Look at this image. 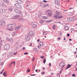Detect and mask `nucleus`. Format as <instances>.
I'll return each mask as SVG.
<instances>
[{"instance_id":"1","label":"nucleus","mask_w":77,"mask_h":77,"mask_svg":"<svg viewBox=\"0 0 77 77\" xmlns=\"http://www.w3.org/2000/svg\"><path fill=\"white\" fill-rule=\"evenodd\" d=\"M7 29L10 31H12L14 30V28L12 27L11 24L8 25L7 26Z\"/></svg>"},{"instance_id":"2","label":"nucleus","mask_w":77,"mask_h":77,"mask_svg":"<svg viewBox=\"0 0 77 77\" xmlns=\"http://www.w3.org/2000/svg\"><path fill=\"white\" fill-rule=\"evenodd\" d=\"M64 63L63 61H62L60 64L59 65V68L60 69H62L63 67H64L65 65H64Z\"/></svg>"},{"instance_id":"3","label":"nucleus","mask_w":77,"mask_h":77,"mask_svg":"<svg viewBox=\"0 0 77 77\" xmlns=\"http://www.w3.org/2000/svg\"><path fill=\"white\" fill-rule=\"evenodd\" d=\"M15 7L17 8V9H22V7L18 3H16L14 4Z\"/></svg>"},{"instance_id":"4","label":"nucleus","mask_w":77,"mask_h":77,"mask_svg":"<svg viewBox=\"0 0 77 77\" xmlns=\"http://www.w3.org/2000/svg\"><path fill=\"white\" fill-rule=\"evenodd\" d=\"M55 13L56 14L54 15V18L57 19V18H58V17H59V16L60 14V13L58 11H56Z\"/></svg>"},{"instance_id":"5","label":"nucleus","mask_w":77,"mask_h":77,"mask_svg":"<svg viewBox=\"0 0 77 77\" xmlns=\"http://www.w3.org/2000/svg\"><path fill=\"white\" fill-rule=\"evenodd\" d=\"M31 26L32 27V28H34V29H36V27H37L36 23L35 22H32V23Z\"/></svg>"},{"instance_id":"6","label":"nucleus","mask_w":77,"mask_h":77,"mask_svg":"<svg viewBox=\"0 0 77 77\" xmlns=\"http://www.w3.org/2000/svg\"><path fill=\"white\" fill-rule=\"evenodd\" d=\"M9 47H10V46L9 44H5L4 46V49L5 50H6L7 49H9Z\"/></svg>"},{"instance_id":"7","label":"nucleus","mask_w":77,"mask_h":77,"mask_svg":"<svg viewBox=\"0 0 77 77\" xmlns=\"http://www.w3.org/2000/svg\"><path fill=\"white\" fill-rule=\"evenodd\" d=\"M0 6L2 8H6L7 7V5L3 2H1L0 3Z\"/></svg>"},{"instance_id":"8","label":"nucleus","mask_w":77,"mask_h":77,"mask_svg":"<svg viewBox=\"0 0 77 77\" xmlns=\"http://www.w3.org/2000/svg\"><path fill=\"white\" fill-rule=\"evenodd\" d=\"M14 11L17 13V14H21V11L20 10H19L17 9H14Z\"/></svg>"},{"instance_id":"9","label":"nucleus","mask_w":77,"mask_h":77,"mask_svg":"<svg viewBox=\"0 0 77 77\" xmlns=\"http://www.w3.org/2000/svg\"><path fill=\"white\" fill-rule=\"evenodd\" d=\"M28 34L30 36H32L33 35V32L32 31H29Z\"/></svg>"},{"instance_id":"10","label":"nucleus","mask_w":77,"mask_h":77,"mask_svg":"<svg viewBox=\"0 0 77 77\" xmlns=\"http://www.w3.org/2000/svg\"><path fill=\"white\" fill-rule=\"evenodd\" d=\"M5 25V22L2 21V20H1L0 21V26H3Z\"/></svg>"},{"instance_id":"11","label":"nucleus","mask_w":77,"mask_h":77,"mask_svg":"<svg viewBox=\"0 0 77 77\" xmlns=\"http://www.w3.org/2000/svg\"><path fill=\"white\" fill-rule=\"evenodd\" d=\"M55 3L58 6H60L59 0H55Z\"/></svg>"},{"instance_id":"12","label":"nucleus","mask_w":77,"mask_h":77,"mask_svg":"<svg viewBox=\"0 0 77 77\" xmlns=\"http://www.w3.org/2000/svg\"><path fill=\"white\" fill-rule=\"evenodd\" d=\"M18 20L19 21H23L24 20V19L22 18H20V17H18Z\"/></svg>"},{"instance_id":"13","label":"nucleus","mask_w":77,"mask_h":77,"mask_svg":"<svg viewBox=\"0 0 77 77\" xmlns=\"http://www.w3.org/2000/svg\"><path fill=\"white\" fill-rule=\"evenodd\" d=\"M25 39L26 40H28V39H29V38H30V36H29L28 35H26L25 36Z\"/></svg>"},{"instance_id":"14","label":"nucleus","mask_w":77,"mask_h":77,"mask_svg":"<svg viewBox=\"0 0 77 77\" xmlns=\"http://www.w3.org/2000/svg\"><path fill=\"white\" fill-rule=\"evenodd\" d=\"M12 65H15V61H13L11 62V64H10L9 66L11 67V66H12Z\"/></svg>"},{"instance_id":"15","label":"nucleus","mask_w":77,"mask_h":77,"mask_svg":"<svg viewBox=\"0 0 77 77\" xmlns=\"http://www.w3.org/2000/svg\"><path fill=\"white\" fill-rule=\"evenodd\" d=\"M42 18L44 20H47V19H48V17L47 16H43L42 17Z\"/></svg>"},{"instance_id":"16","label":"nucleus","mask_w":77,"mask_h":77,"mask_svg":"<svg viewBox=\"0 0 77 77\" xmlns=\"http://www.w3.org/2000/svg\"><path fill=\"white\" fill-rule=\"evenodd\" d=\"M11 26L14 29V27H16V24L14 23L12 24H11Z\"/></svg>"},{"instance_id":"17","label":"nucleus","mask_w":77,"mask_h":77,"mask_svg":"<svg viewBox=\"0 0 77 77\" xmlns=\"http://www.w3.org/2000/svg\"><path fill=\"white\" fill-rule=\"evenodd\" d=\"M53 15V14L51 12H49L48 13V17H51Z\"/></svg>"},{"instance_id":"18","label":"nucleus","mask_w":77,"mask_h":77,"mask_svg":"<svg viewBox=\"0 0 77 77\" xmlns=\"http://www.w3.org/2000/svg\"><path fill=\"white\" fill-rule=\"evenodd\" d=\"M5 9H1L0 10V12L1 13H3L5 12Z\"/></svg>"},{"instance_id":"19","label":"nucleus","mask_w":77,"mask_h":77,"mask_svg":"<svg viewBox=\"0 0 77 77\" xmlns=\"http://www.w3.org/2000/svg\"><path fill=\"white\" fill-rule=\"evenodd\" d=\"M67 20L68 21H72V20H73V19H72V18H68L67 19Z\"/></svg>"},{"instance_id":"20","label":"nucleus","mask_w":77,"mask_h":77,"mask_svg":"<svg viewBox=\"0 0 77 77\" xmlns=\"http://www.w3.org/2000/svg\"><path fill=\"white\" fill-rule=\"evenodd\" d=\"M20 16L19 15H17L15 16L14 17V18H13V19H16V18H17V20L19 17Z\"/></svg>"},{"instance_id":"21","label":"nucleus","mask_w":77,"mask_h":77,"mask_svg":"<svg viewBox=\"0 0 77 77\" xmlns=\"http://www.w3.org/2000/svg\"><path fill=\"white\" fill-rule=\"evenodd\" d=\"M39 45L41 46V47H42L44 45V43L42 42H41L39 43Z\"/></svg>"},{"instance_id":"22","label":"nucleus","mask_w":77,"mask_h":77,"mask_svg":"<svg viewBox=\"0 0 77 77\" xmlns=\"http://www.w3.org/2000/svg\"><path fill=\"white\" fill-rule=\"evenodd\" d=\"M17 3L19 4H21V3H22V1L21 0H18L17 1Z\"/></svg>"},{"instance_id":"23","label":"nucleus","mask_w":77,"mask_h":77,"mask_svg":"<svg viewBox=\"0 0 77 77\" xmlns=\"http://www.w3.org/2000/svg\"><path fill=\"white\" fill-rule=\"evenodd\" d=\"M12 55H13V54H12V52H11L9 53V54H8L9 56V57H12Z\"/></svg>"},{"instance_id":"24","label":"nucleus","mask_w":77,"mask_h":77,"mask_svg":"<svg viewBox=\"0 0 77 77\" xmlns=\"http://www.w3.org/2000/svg\"><path fill=\"white\" fill-rule=\"evenodd\" d=\"M3 75L4 76H5V77H6V76H7V73L6 72H5L3 74Z\"/></svg>"},{"instance_id":"25","label":"nucleus","mask_w":77,"mask_h":77,"mask_svg":"<svg viewBox=\"0 0 77 77\" xmlns=\"http://www.w3.org/2000/svg\"><path fill=\"white\" fill-rule=\"evenodd\" d=\"M70 66H71V65H70V64H68L67 65V67L65 69H67L69 68Z\"/></svg>"},{"instance_id":"26","label":"nucleus","mask_w":77,"mask_h":77,"mask_svg":"<svg viewBox=\"0 0 77 77\" xmlns=\"http://www.w3.org/2000/svg\"><path fill=\"white\" fill-rule=\"evenodd\" d=\"M39 23H41V24H42L44 23V21L43 20H40L39 21Z\"/></svg>"},{"instance_id":"27","label":"nucleus","mask_w":77,"mask_h":77,"mask_svg":"<svg viewBox=\"0 0 77 77\" xmlns=\"http://www.w3.org/2000/svg\"><path fill=\"white\" fill-rule=\"evenodd\" d=\"M53 29H56V26L55 25H54L53 27Z\"/></svg>"},{"instance_id":"28","label":"nucleus","mask_w":77,"mask_h":77,"mask_svg":"<svg viewBox=\"0 0 77 77\" xmlns=\"http://www.w3.org/2000/svg\"><path fill=\"white\" fill-rule=\"evenodd\" d=\"M68 29V27L67 26H65V30H67Z\"/></svg>"},{"instance_id":"29","label":"nucleus","mask_w":77,"mask_h":77,"mask_svg":"<svg viewBox=\"0 0 77 77\" xmlns=\"http://www.w3.org/2000/svg\"><path fill=\"white\" fill-rule=\"evenodd\" d=\"M58 18H63V16H62L60 15V16H58Z\"/></svg>"},{"instance_id":"30","label":"nucleus","mask_w":77,"mask_h":77,"mask_svg":"<svg viewBox=\"0 0 77 77\" xmlns=\"http://www.w3.org/2000/svg\"><path fill=\"white\" fill-rule=\"evenodd\" d=\"M45 62H46V59H43V63H45Z\"/></svg>"},{"instance_id":"31","label":"nucleus","mask_w":77,"mask_h":77,"mask_svg":"<svg viewBox=\"0 0 77 77\" xmlns=\"http://www.w3.org/2000/svg\"><path fill=\"white\" fill-rule=\"evenodd\" d=\"M3 42L2 41H1V42L0 43V45H3Z\"/></svg>"},{"instance_id":"32","label":"nucleus","mask_w":77,"mask_h":77,"mask_svg":"<svg viewBox=\"0 0 77 77\" xmlns=\"http://www.w3.org/2000/svg\"><path fill=\"white\" fill-rule=\"evenodd\" d=\"M3 64H4L3 62L0 63V65H1V66L3 65Z\"/></svg>"},{"instance_id":"33","label":"nucleus","mask_w":77,"mask_h":77,"mask_svg":"<svg viewBox=\"0 0 77 77\" xmlns=\"http://www.w3.org/2000/svg\"><path fill=\"white\" fill-rule=\"evenodd\" d=\"M33 51L35 52H37V49L36 48L34 49Z\"/></svg>"},{"instance_id":"34","label":"nucleus","mask_w":77,"mask_h":77,"mask_svg":"<svg viewBox=\"0 0 77 77\" xmlns=\"http://www.w3.org/2000/svg\"><path fill=\"white\" fill-rule=\"evenodd\" d=\"M8 10H9V11H12V7H10L8 8Z\"/></svg>"},{"instance_id":"35","label":"nucleus","mask_w":77,"mask_h":77,"mask_svg":"<svg viewBox=\"0 0 77 77\" xmlns=\"http://www.w3.org/2000/svg\"><path fill=\"white\" fill-rule=\"evenodd\" d=\"M18 29H19V28H18V27H16V28L15 29V30H16V31L18 30Z\"/></svg>"},{"instance_id":"36","label":"nucleus","mask_w":77,"mask_h":77,"mask_svg":"<svg viewBox=\"0 0 77 77\" xmlns=\"http://www.w3.org/2000/svg\"><path fill=\"white\" fill-rule=\"evenodd\" d=\"M5 2L6 3H7L8 4L9 3V1L7 0H6Z\"/></svg>"},{"instance_id":"37","label":"nucleus","mask_w":77,"mask_h":77,"mask_svg":"<svg viewBox=\"0 0 77 77\" xmlns=\"http://www.w3.org/2000/svg\"><path fill=\"white\" fill-rule=\"evenodd\" d=\"M9 41H10V42H12V41H13V39H10Z\"/></svg>"},{"instance_id":"38","label":"nucleus","mask_w":77,"mask_h":77,"mask_svg":"<svg viewBox=\"0 0 77 77\" xmlns=\"http://www.w3.org/2000/svg\"><path fill=\"white\" fill-rule=\"evenodd\" d=\"M46 34V32H43V35H45Z\"/></svg>"},{"instance_id":"39","label":"nucleus","mask_w":77,"mask_h":77,"mask_svg":"<svg viewBox=\"0 0 77 77\" xmlns=\"http://www.w3.org/2000/svg\"><path fill=\"white\" fill-rule=\"evenodd\" d=\"M27 71L28 72H29L30 71V69H29L27 70Z\"/></svg>"},{"instance_id":"40","label":"nucleus","mask_w":77,"mask_h":77,"mask_svg":"<svg viewBox=\"0 0 77 77\" xmlns=\"http://www.w3.org/2000/svg\"><path fill=\"white\" fill-rule=\"evenodd\" d=\"M72 77H75V75L74 74H72Z\"/></svg>"},{"instance_id":"41","label":"nucleus","mask_w":77,"mask_h":77,"mask_svg":"<svg viewBox=\"0 0 77 77\" xmlns=\"http://www.w3.org/2000/svg\"><path fill=\"white\" fill-rule=\"evenodd\" d=\"M34 60H35V57H32V61H34Z\"/></svg>"},{"instance_id":"42","label":"nucleus","mask_w":77,"mask_h":77,"mask_svg":"<svg viewBox=\"0 0 77 77\" xmlns=\"http://www.w3.org/2000/svg\"><path fill=\"white\" fill-rule=\"evenodd\" d=\"M70 30H73L74 31V30H75V29H74V28H71Z\"/></svg>"},{"instance_id":"43","label":"nucleus","mask_w":77,"mask_h":77,"mask_svg":"<svg viewBox=\"0 0 77 77\" xmlns=\"http://www.w3.org/2000/svg\"><path fill=\"white\" fill-rule=\"evenodd\" d=\"M6 40H7V41H9V38H6Z\"/></svg>"},{"instance_id":"44","label":"nucleus","mask_w":77,"mask_h":77,"mask_svg":"<svg viewBox=\"0 0 77 77\" xmlns=\"http://www.w3.org/2000/svg\"><path fill=\"white\" fill-rule=\"evenodd\" d=\"M59 36H61V35H62V33H61V32H60L59 33Z\"/></svg>"},{"instance_id":"45","label":"nucleus","mask_w":77,"mask_h":77,"mask_svg":"<svg viewBox=\"0 0 77 77\" xmlns=\"http://www.w3.org/2000/svg\"><path fill=\"white\" fill-rule=\"evenodd\" d=\"M14 55H15L16 54H17V52H15L14 53Z\"/></svg>"},{"instance_id":"46","label":"nucleus","mask_w":77,"mask_h":77,"mask_svg":"<svg viewBox=\"0 0 77 77\" xmlns=\"http://www.w3.org/2000/svg\"><path fill=\"white\" fill-rule=\"evenodd\" d=\"M26 54H28V53H27V52H26V53H24V55H26Z\"/></svg>"},{"instance_id":"47","label":"nucleus","mask_w":77,"mask_h":77,"mask_svg":"<svg viewBox=\"0 0 77 77\" xmlns=\"http://www.w3.org/2000/svg\"><path fill=\"white\" fill-rule=\"evenodd\" d=\"M43 2H44L45 3H47V1H46V0H43Z\"/></svg>"},{"instance_id":"48","label":"nucleus","mask_w":77,"mask_h":77,"mask_svg":"<svg viewBox=\"0 0 77 77\" xmlns=\"http://www.w3.org/2000/svg\"><path fill=\"white\" fill-rule=\"evenodd\" d=\"M44 56H41L40 57V58H42V59H44Z\"/></svg>"},{"instance_id":"49","label":"nucleus","mask_w":77,"mask_h":77,"mask_svg":"<svg viewBox=\"0 0 77 77\" xmlns=\"http://www.w3.org/2000/svg\"><path fill=\"white\" fill-rule=\"evenodd\" d=\"M17 27H18L19 29H20V28H21V26H18Z\"/></svg>"},{"instance_id":"50","label":"nucleus","mask_w":77,"mask_h":77,"mask_svg":"<svg viewBox=\"0 0 77 77\" xmlns=\"http://www.w3.org/2000/svg\"><path fill=\"white\" fill-rule=\"evenodd\" d=\"M42 74H43V75H44V74H45V72H43L42 73Z\"/></svg>"},{"instance_id":"51","label":"nucleus","mask_w":77,"mask_h":77,"mask_svg":"<svg viewBox=\"0 0 77 77\" xmlns=\"http://www.w3.org/2000/svg\"><path fill=\"white\" fill-rule=\"evenodd\" d=\"M38 48H41V47H40V46L39 45H38Z\"/></svg>"},{"instance_id":"52","label":"nucleus","mask_w":77,"mask_h":77,"mask_svg":"<svg viewBox=\"0 0 77 77\" xmlns=\"http://www.w3.org/2000/svg\"><path fill=\"white\" fill-rule=\"evenodd\" d=\"M18 49V47H16V48H15V50H17V49Z\"/></svg>"},{"instance_id":"53","label":"nucleus","mask_w":77,"mask_h":77,"mask_svg":"<svg viewBox=\"0 0 77 77\" xmlns=\"http://www.w3.org/2000/svg\"><path fill=\"white\" fill-rule=\"evenodd\" d=\"M67 36H68V37L69 36V34H67Z\"/></svg>"},{"instance_id":"54","label":"nucleus","mask_w":77,"mask_h":77,"mask_svg":"<svg viewBox=\"0 0 77 77\" xmlns=\"http://www.w3.org/2000/svg\"><path fill=\"white\" fill-rule=\"evenodd\" d=\"M31 75V76H34V75H35V74H33V75Z\"/></svg>"},{"instance_id":"55","label":"nucleus","mask_w":77,"mask_h":77,"mask_svg":"<svg viewBox=\"0 0 77 77\" xmlns=\"http://www.w3.org/2000/svg\"><path fill=\"white\" fill-rule=\"evenodd\" d=\"M57 77H60V75H57Z\"/></svg>"},{"instance_id":"56","label":"nucleus","mask_w":77,"mask_h":77,"mask_svg":"<svg viewBox=\"0 0 77 77\" xmlns=\"http://www.w3.org/2000/svg\"><path fill=\"white\" fill-rule=\"evenodd\" d=\"M73 9V8H69L70 10H71V9Z\"/></svg>"},{"instance_id":"57","label":"nucleus","mask_w":77,"mask_h":77,"mask_svg":"<svg viewBox=\"0 0 77 77\" xmlns=\"http://www.w3.org/2000/svg\"><path fill=\"white\" fill-rule=\"evenodd\" d=\"M51 63H49V66H51Z\"/></svg>"},{"instance_id":"58","label":"nucleus","mask_w":77,"mask_h":77,"mask_svg":"<svg viewBox=\"0 0 77 77\" xmlns=\"http://www.w3.org/2000/svg\"><path fill=\"white\" fill-rule=\"evenodd\" d=\"M60 37H58V40H60Z\"/></svg>"},{"instance_id":"59","label":"nucleus","mask_w":77,"mask_h":77,"mask_svg":"<svg viewBox=\"0 0 77 77\" xmlns=\"http://www.w3.org/2000/svg\"><path fill=\"white\" fill-rule=\"evenodd\" d=\"M50 22H51V21H47V23H50Z\"/></svg>"},{"instance_id":"60","label":"nucleus","mask_w":77,"mask_h":77,"mask_svg":"<svg viewBox=\"0 0 77 77\" xmlns=\"http://www.w3.org/2000/svg\"><path fill=\"white\" fill-rule=\"evenodd\" d=\"M6 0H2V1H3V2H5Z\"/></svg>"},{"instance_id":"61","label":"nucleus","mask_w":77,"mask_h":77,"mask_svg":"<svg viewBox=\"0 0 77 77\" xmlns=\"http://www.w3.org/2000/svg\"><path fill=\"white\" fill-rule=\"evenodd\" d=\"M64 41H66V40L65 39V38H65V37H64Z\"/></svg>"},{"instance_id":"62","label":"nucleus","mask_w":77,"mask_h":77,"mask_svg":"<svg viewBox=\"0 0 77 77\" xmlns=\"http://www.w3.org/2000/svg\"><path fill=\"white\" fill-rule=\"evenodd\" d=\"M48 12H51V10H48Z\"/></svg>"},{"instance_id":"63","label":"nucleus","mask_w":77,"mask_h":77,"mask_svg":"<svg viewBox=\"0 0 77 77\" xmlns=\"http://www.w3.org/2000/svg\"><path fill=\"white\" fill-rule=\"evenodd\" d=\"M37 42H39V39H38L37 40Z\"/></svg>"},{"instance_id":"64","label":"nucleus","mask_w":77,"mask_h":77,"mask_svg":"<svg viewBox=\"0 0 77 77\" xmlns=\"http://www.w3.org/2000/svg\"><path fill=\"white\" fill-rule=\"evenodd\" d=\"M23 50H25V47H23Z\"/></svg>"}]
</instances>
